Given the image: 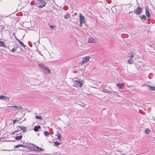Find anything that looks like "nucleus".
<instances>
[{
	"mask_svg": "<svg viewBox=\"0 0 155 155\" xmlns=\"http://www.w3.org/2000/svg\"><path fill=\"white\" fill-rule=\"evenodd\" d=\"M50 27L52 29L54 30H55V29H54V28H55V26H53L52 25H50Z\"/></svg>",
	"mask_w": 155,
	"mask_h": 155,
	"instance_id": "473e14b6",
	"label": "nucleus"
},
{
	"mask_svg": "<svg viewBox=\"0 0 155 155\" xmlns=\"http://www.w3.org/2000/svg\"><path fill=\"white\" fill-rule=\"evenodd\" d=\"M150 130L149 129H147L145 130V133L146 134H149Z\"/></svg>",
	"mask_w": 155,
	"mask_h": 155,
	"instance_id": "7c9ffc66",
	"label": "nucleus"
},
{
	"mask_svg": "<svg viewBox=\"0 0 155 155\" xmlns=\"http://www.w3.org/2000/svg\"><path fill=\"white\" fill-rule=\"evenodd\" d=\"M20 129L19 128H18V129H17L18 130H15V131L14 132H13L12 133V134H14L15 133H17V132H18L19 131V129Z\"/></svg>",
	"mask_w": 155,
	"mask_h": 155,
	"instance_id": "2f4dec72",
	"label": "nucleus"
},
{
	"mask_svg": "<svg viewBox=\"0 0 155 155\" xmlns=\"http://www.w3.org/2000/svg\"><path fill=\"white\" fill-rule=\"evenodd\" d=\"M80 105L84 107H85L86 106V105L84 104H83Z\"/></svg>",
	"mask_w": 155,
	"mask_h": 155,
	"instance_id": "e433bc0d",
	"label": "nucleus"
},
{
	"mask_svg": "<svg viewBox=\"0 0 155 155\" xmlns=\"http://www.w3.org/2000/svg\"><path fill=\"white\" fill-rule=\"evenodd\" d=\"M103 92L105 93H109L111 94L112 93V91H111L107 89H104L102 90Z\"/></svg>",
	"mask_w": 155,
	"mask_h": 155,
	"instance_id": "2eb2a0df",
	"label": "nucleus"
},
{
	"mask_svg": "<svg viewBox=\"0 0 155 155\" xmlns=\"http://www.w3.org/2000/svg\"><path fill=\"white\" fill-rule=\"evenodd\" d=\"M146 10V15L148 18H150V14L149 13L148 8L147 7L145 8Z\"/></svg>",
	"mask_w": 155,
	"mask_h": 155,
	"instance_id": "9d476101",
	"label": "nucleus"
},
{
	"mask_svg": "<svg viewBox=\"0 0 155 155\" xmlns=\"http://www.w3.org/2000/svg\"><path fill=\"white\" fill-rule=\"evenodd\" d=\"M21 144H18L15 147L17 148H18L20 147H21Z\"/></svg>",
	"mask_w": 155,
	"mask_h": 155,
	"instance_id": "f704fd0d",
	"label": "nucleus"
},
{
	"mask_svg": "<svg viewBox=\"0 0 155 155\" xmlns=\"http://www.w3.org/2000/svg\"><path fill=\"white\" fill-rule=\"evenodd\" d=\"M140 17L141 19L143 21L146 20V18L144 15H143L141 16H140Z\"/></svg>",
	"mask_w": 155,
	"mask_h": 155,
	"instance_id": "aec40b11",
	"label": "nucleus"
},
{
	"mask_svg": "<svg viewBox=\"0 0 155 155\" xmlns=\"http://www.w3.org/2000/svg\"><path fill=\"white\" fill-rule=\"evenodd\" d=\"M41 128V127L38 125V126H35L34 128V130L37 132L38 131V130Z\"/></svg>",
	"mask_w": 155,
	"mask_h": 155,
	"instance_id": "dca6fc26",
	"label": "nucleus"
},
{
	"mask_svg": "<svg viewBox=\"0 0 155 155\" xmlns=\"http://www.w3.org/2000/svg\"><path fill=\"white\" fill-rule=\"evenodd\" d=\"M45 70H46L48 71V74H50L51 73V71L50 69L47 67H45Z\"/></svg>",
	"mask_w": 155,
	"mask_h": 155,
	"instance_id": "412c9836",
	"label": "nucleus"
},
{
	"mask_svg": "<svg viewBox=\"0 0 155 155\" xmlns=\"http://www.w3.org/2000/svg\"><path fill=\"white\" fill-rule=\"evenodd\" d=\"M6 107H14L16 110H20L23 108L22 107L17 106H8Z\"/></svg>",
	"mask_w": 155,
	"mask_h": 155,
	"instance_id": "0eeeda50",
	"label": "nucleus"
},
{
	"mask_svg": "<svg viewBox=\"0 0 155 155\" xmlns=\"http://www.w3.org/2000/svg\"><path fill=\"white\" fill-rule=\"evenodd\" d=\"M44 135L46 137H48L50 135L49 133L47 131H44Z\"/></svg>",
	"mask_w": 155,
	"mask_h": 155,
	"instance_id": "4be33fe9",
	"label": "nucleus"
},
{
	"mask_svg": "<svg viewBox=\"0 0 155 155\" xmlns=\"http://www.w3.org/2000/svg\"><path fill=\"white\" fill-rule=\"evenodd\" d=\"M117 86L118 87V88L120 89H121L125 86V85L124 83L119 84L118 83L117 84Z\"/></svg>",
	"mask_w": 155,
	"mask_h": 155,
	"instance_id": "9b49d317",
	"label": "nucleus"
},
{
	"mask_svg": "<svg viewBox=\"0 0 155 155\" xmlns=\"http://www.w3.org/2000/svg\"><path fill=\"white\" fill-rule=\"evenodd\" d=\"M22 136L21 135L17 136L15 137V139L17 140H19L22 138Z\"/></svg>",
	"mask_w": 155,
	"mask_h": 155,
	"instance_id": "b1692460",
	"label": "nucleus"
},
{
	"mask_svg": "<svg viewBox=\"0 0 155 155\" xmlns=\"http://www.w3.org/2000/svg\"><path fill=\"white\" fill-rule=\"evenodd\" d=\"M81 80V79L77 78H73L72 80V83L73 84H74V83H75V82H77V81H79Z\"/></svg>",
	"mask_w": 155,
	"mask_h": 155,
	"instance_id": "f3484780",
	"label": "nucleus"
},
{
	"mask_svg": "<svg viewBox=\"0 0 155 155\" xmlns=\"http://www.w3.org/2000/svg\"><path fill=\"white\" fill-rule=\"evenodd\" d=\"M127 63L130 64H133V61L131 59H129L127 61Z\"/></svg>",
	"mask_w": 155,
	"mask_h": 155,
	"instance_id": "c85d7f7f",
	"label": "nucleus"
},
{
	"mask_svg": "<svg viewBox=\"0 0 155 155\" xmlns=\"http://www.w3.org/2000/svg\"><path fill=\"white\" fill-rule=\"evenodd\" d=\"M142 12V9L139 7H138L134 12V13L137 15L141 13Z\"/></svg>",
	"mask_w": 155,
	"mask_h": 155,
	"instance_id": "20e7f679",
	"label": "nucleus"
},
{
	"mask_svg": "<svg viewBox=\"0 0 155 155\" xmlns=\"http://www.w3.org/2000/svg\"><path fill=\"white\" fill-rule=\"evenodd\" d=\"M38 6L39 8L45 7L46 5V2L44 0H38Z\"/></svg>",
	"mask_w": 155,
	"mask_h": 155,
	"instance_id": "f03ea898",
	"label": "nucleus"
},
{
	"mask_svg": "<svg viewBox=\"0 0 155 155\" xmlns=\"http://www.w3.org/2000/svg\"><path fill=\"white\" fill-rule=\"evenodd\" d=\"M56 135L58 137L57 139L58 140L61 139V135L59 132H57V134Z\"/></svg>",
	"mask_w": 155,
	"mask_h": 155,
	"instance_id": "393cba45",
	"label": "nucleus"
},
{
	"mask_svg": "<svg viewBox=\"0 0 155 155\" xmlns=\"http://www.w3.org/2000/svg\"><path fill=\"white\" fill-rule=\"evenodd\" d=\"M17 120H16V119H15V120H13V124H14L15 123L16 121Z\"/></svg>",
	"mask_w": 155,
	"mask_h": 155,
	"instance_id": "58836bf2",
	"label": "nucleus"
},
{
	"mask_svg": "<svg viewBox=\"0 0 155 155\" xmlns=\"http://www.w3.org/2000/svg\"><path fill=\"white\" fill-rule=\"evenodd\" d=\"M4 150V151H5V150Z\"/></svg>",
	"mask_w": 155,
	"mask_h": 155,
	"instance_id": "ea45409f",
	"label": "nucleus"
},
{
	"mask_svg": "<svg viewBox=\"0 0 155 155\" xmlns=\"http://www.w3.org/2000/svg\"><path fill=\"white\" fill-rule=\"evenodd\" d=\"M28 148L31 151H40L43 150V149L36 145L32 144L30 146H28Z\"/></svg>",
	"mask_w": 155,
	"mask_h": 155,
	"instance_id": "f257e3e1",
	"label": "nucleus"
},
{
	"mask_svg": "<svg viewBox=\"0 0 155 155\" xmlns=\"http://www.w3.org/2000/svg\"><path fill=\"white\" fill-rule=\"evenodd\" d=\"M0 46H3L4 47H6V45L5 44L4 42L2 41H0Z\"/></svg>",
	"mask_w": 155,
	"mask_h": 155,
	"instance_id": "a211bd4d",
	"label": "nucleus"
},
{
	"mask_svg": "<svg viewBox=\"0 0 155 155\" xmlns=\"http://www.w3.org/2000/svg\"><path fill=\"white\" fill-rule=\"evenodd\" d=\"M145 85L147 87L148 89L151 91H155V87L152 85H150L147 84H145Z\"/></svg>",
	"mask_w": 155,
	"mask_h": 155,
	"instance_id": "423d86ee",
	"label": "nucleus"
},
{
	"mask_svg": "<svg viewBox=\"0 0 155 155\" xmlns=\"http://www.w3.org/2000/svg\"><path fill=\"white\" fill-rule=\"evenodd\" d=\"M21 147L28 148V146H26L25 145H22V144H21Z\"/></svg>",
	"mask_w": 155,
	"mask_h": 155,
	"instance_id": "c9c22d12",
	"label": "nucleus"
},
{
	"mask_svg": "<svg viewBox=\"0 0 155 155\" xmlns=\"http://www.w3.org/2000/svg\"><path fill=\"white\" fill-rule=\"evenodd\" d=\"M18 128H19L21 130L23 131L24 132H25L26 130V127H24L23 126H17V129H18Z\"/></svg>",
	"mask_w": 155,
	"mask_h": 155,
	"instance_id": "1a4fd4ad",
	"label": "nucleus"
},
{
	"mask_svg": "<svg viewBox=\"0 0 155 155\" xmlns=\"http://www.w3.org/2000/svg\"><path fill=\"white\" fill-rule=\"evenodd\" d=\"M17 47H14L13 49L12 50H11V51L12 52H14L15 51L17 50Z\"/></svg>",
	"mask_w": 155,
	"mask_h": 155,
	"instance_id": "cd10ccee",
	"label": "nucleus"
},
{
	"mask_svg": "<svg viewBox=\"0 0 155 155\" xmlns=\"http://www.w3.org/2000/svg\"><path fill=\"white\" fill-rule=\"evenodd\" d=\"M17 40L19 42L20 45L22 47H25V45L24 44V43L20 41L18 39H17Z\"/></svg>",
	"mask_w": 155,
	"mask_h": 155,
	"instance_id": "6ab92c4d",
	"label": "nucleus"
},
{
	"mask_svg": "<svg viewBox=\"0 0 155 155\" xmlns=\"http://www.w3.org/2000/svg\"><path fill=\"white\" fill-rule=\"evenodd\" d=\"M38 67L42 70H45V66L42 64H38Z\"/></svg>",
	"mask_w": 155,
	"mask_h": 155,
	"instance_id": "ddd939ff",
	"label": "nucleus"
},
{
	"mask_svg": "<svg viewBox=\"0 0 155 155\" xmlns=\"http://www.w3.org/2000/svg\"><path fill=\"white\" fill-rule=\"evenodd\" d=\"M54 145L55 146H58L60 144V143L57 141L54 142Z\"/></svg>",
	"mask_w": 155,
	"mask_h": 155,
	"instance_id": "a878e982",
	"label": "nucleus"
},
{
	"mask_svg": "<svg viewBox=\"0 0 155 155\" xmlns=\"http://www.w3.org/2000/svg\"><path fill=\"white\" fill-rule=\"evenodd\" d=\"M84 23L82 22H80V25H79L80 26H81V27L82 26V23Z\"/></svg>",
	"mask_w": 155,
	"mask_h": 155,
	"instance_id": "4c0bfd02",
	"label": "nucleus"
},
{
	"mask_svg": "<svg viewBox=\"0 0 155 155\" xmlns=\"http://www.w3.org/2000/svg\"><path fill=\"white\" fill-rule=\"evenodd\" d=\"M64 17L65 19H68L70 18V14L67 13L66 15H64Z\"/></svg>",
	"mask_w": 155,
	"mask_h": 155,
	"instance_id": "5701e85b",
	"label": "nucleus"
},
{
	"mask_svg": "<svg viewBox=\"0 0 155 155\" xmlns=\"http://www.w3.org/2000/svg\"><path fill=\"white\" fill-rule=\"evenodd\" d=\"M90 58V56H88L84 57L82 58V63L84 64L89 61V59Z\"/></svg>",
	"mask_w": 155,
	"mask_h": 155,
	"instance_id": "39448f33",
	"label": "nucleus"
},
{
	"mask_svg": "<svg viewBox=\"0 0 155 155\" xmlns=\"http://www.w3.org/2000/svg\"><path fill=\"white\" fill-rule=\"evenodd\" d=\"M3 99L5 101H9V98L7 97L4 96V97Z\"/></svg>",
	"mask_w": 155,
	"mask_h": 155,
	"instance_id": "bb28decb",
	"label": "nucleus"
},
{
	"mask_svg": "<svg viewBox=\"0 0 155 155\" xmlns=\"http://www.w3.org/2000/svg\"><path fill=\"white\" fill-rule=\"evenodd\" d=\"M4 97V96L0 95V100L3 99Z\"/></svg>",
	"mask_w": 155,
	"mask_h": 155,
	"instance_id": "72a5a7b5",
	"label": "nucleus"
},
{
	"mask_svg": "<svg viewBox=\"0 0 155 155\" xmlns=\"http://www.w3.org/2000/svg\"><path fill=\"white\" fill-rule=\"evenodd\" d=\"M79 18L80 22H85V20L84 17L81 15V13L79 14Z\"/></svg>",
	"mask_w": 155,
	"mask_h": 155,
	"instance_id": "6e6552de",
	"label": "nucleus"
},
{
	"mask_svg": "<svg viewBox=\"0 0 155 155\" xmlns=\"http://www.w3.org/2000/svg\"><path fill=\"white\" fill-rule=\"evenodd\" d=\"M35 117L36 119H39L40 120H42V117L40 116H36Z\"/></svg>",
	"mask_w": 155,
	"mask_h": 155,
	"instance_id": "c756f323",
	"label": "nucleus"
},
{
	"mask_svg": "<svg viewBox=\"0 0 155 155\" xmlns=\"http://www.w3.org/2000/svg\"><path fill=\"white\" fill-rule=\"evenodd\" d=\"M95 42V39L92 38H90L88 39V42L89 43H94Z\"/></svg>",
	"mask_w": 155,
	"mask_h": 155,
	"instance_id": "f8f14e48",
	"label": "nucleus"
},
{
	"mask_svg": "<svg viewBox=\"0 0 155 155\" xmlns=\"http://www.w3.org/2000/svg\"><path fill=\"white\" fill-rule=\"evenodd\" d=\"M84 83V81L81 80L77 81V82H75V83L73 84V86L76 87H80L82 86Z\"/></svg>",
	"mask_w": 155,
	"mask_h": 155,
	"instance_id": "7ed1b4c3",
	"label": "nucleus"
},
{
	"mask_svg": "<svg viewBox=\"0 0 155 155\" xmlns=\"http://www.w3.org/2000/svg\"><path fill=\"white\" fill-rule=\"evenodd\" d=\"M128 56L130 58H132L134 57V54L132 52H130L128 53Z\"/></svg>",
	"mask_w": 155,
	"mask_h": 155,
	"instance_id": "4468645a",
	"label": "nucleus"
}]
</instances>
